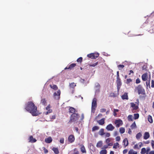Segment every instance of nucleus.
Instances as JSON below:
<instances>
[{
    "instance_id": "nucleus-31",
    "label": "nucleus",
    "mask_w": 154,
    "mask_h": 154,
    "mask_svg": "<svg viewBox=\"0 0 154 154\" xmlns=\"http://www.w3.org/2000/svg\"><path fill=\"white\" fill-rule=\"evenodd\" d=\"M148 121L150 123H152L153 122V120L152 117L151 116L149 115L148 117Z\"/></svg>"
},
{
    "instance_id": "nucleus-23",
    "label": "nucleus",
    "mask_w": 154,
    "mask_h": 154,
    "mask_svg": "<svg viewBox=\"0 0 154 154\" xmlns=\"http://www.w3.org/2000/svg\"><path fill=\"white\" fill-rule=\"evenodd\" d=\"M81 151L82 153H86V152L85 149L84 145H82L81 148Z\"/></svg>"
},
{
    "instance_id": "nucleus-25",
    "label": "nucleus",
    "mask_w": 154,
    "mask_h": 154,
    "mask_svg": "<svg viewBox=\"0 0 154 154\" xmlns=\"http://www.w3.org/2000/svg\"><path fill=\"white\" fill-rule=\"evenodd\" d=\"M76 86V84L74 82L71 83L69 84V86L71 88H74Z\"/></svg>"
},
{
    "instance_id": "nucleus-4",
    "label": "nucleus",
    "mask_w": 154,
    "mask_h": 154,
    "mask_svg": "<svg viewBox=\"0 0 154 154\" xmlns=\"http://www.w3.org/2000/svg\"><path fill=\"white\" fill-rule=\"evenodd\" d=\"M97 99L96 98H94L93 99L92 102V107H91V110L92 111L93 110L94 111L95 108H96L97 106Z\"/></svg>"
},
{
    "instance_id": "nucleus-45",
    "label": "nucleus",
    "mask_w": 154,
    "mask_h": 154,
    "mask_svg": "<svg viewBox=\"0 0 154 154\" xmlns=\"http://www.w3.org/2000/svg\"><path fill=\"white\" fill-rule=\"evenodd\" d=\"M108 146H109L108 144L107 145H104L103 146V147L101 148V149H107L108 147Z\"/></svg>"
},
{
    "instance_id": "nucleus-41",
    "label": "nucleus",
    "mask_w": 154,
    "mask_h": 154,
    "mask_svg": "<svg viewBox=\"0 0 154 154\" xmlns=\"http://www.w3.org/2000/svg\"><path fill=\"white\" fill-rule=\"evenodd\" d=\"M134 116L135 119H137L139 117V114L138 113L134 114Z\"/></svg>"
},
{
    "instance_id": "nucleus-62",
    "label": "nucleus",
    "mask_w": 154,
    "mask_h": 154,
    "mask_svg": "<svg viewBox=\"0 0 154 154\" xmlns=\"http://www.w3.org/2000/svg\"><path fill=\"white\" fill-rule=\"evenodd\" d=\"M128 151V150L127 149H125L123 150V152L124 154L126 153Z\"/></svg>"
},
{
    "instance_id": "nucleus-12",
    "label": "nucleus",
    "mask_w": 154,
    "mask_h": 154,
    "mask_svg": "<svg viewBox=\"0 0 154 154\" xmlns=\"http://www.w3.org/2000/svg\"><path fill=\"white\" fill-rule=\"evenodd\" d=\"M105 119L103 118L100 120H98L97 122L98 124L100 125H103L105 123Z\"/></svg>"
},
{
    "instance_id": "nucleus-1",
    "label": "nucleus",
    "mask_w": 154,
    "mask_h": 154,
    "mask_svg": "<svg viewBox=\"0 0 154 154\" xmlns=\"http://www.w3.org/2000/svg\"><path fill=\"white\" fill-rule=\"evenodd\" d=\"M25 108L27 111L31 113L33 116H36L39 114L37 110V107L32 101L29 102L27 103Z\"/></svg>"
},
{
    "instance_id": "nucleus-33",
    "label": "nucleus",
    "mask_w": 154,
    "mask_h": 154,
    "mask_svg": "<svg viewBox=\"0 0 154 154\" xmlns=\"http://www.w3.org/2000/svg\"><path fill=\"white\" fill-rule=\"evenodd\" d=\"M50 87L55 90H57L58 89V87L56 85H50Z\"/></svg>"
},
{
    "instance_id": "nucleus-5",
    "label": "nucleus",
    "mask_w": 154,
    "mask_h": 154,
    "mask_svg": "<svg viewBox=\"0 0 154 154\" xmlns=\"http://www.w3.org/2000/svg\"><path fill=\"white\" fill-rule=\"evenodd\" d=\"M99 54L98 53H91L88 54L87 55V56L92 59H95L98 57L99 56Z\"/></svg>"
},
{
    "instance_id": "nucleus-7",
    "label": "nucleus",
    "mask_w": 154,
    "mask_h": 154,
    "mask_svg": "<svg viewBox=\"0 0 154 154\" xmlns=\"http://www.w3.org/2000/svg\"><path fill=\"white\" fill-rule=\"evenodd\" d=\"M60 91L58 90L57 92H55L54 94V96L55 99H59L60 98Z\"/></svg>"
},
{
    "instance_id": "nucleus-29",
    "label": "nucleus",
    "mask_w": 154,
    "mask_h": 154,
    "mask_svg": "<svg viewBox=\"0 0 154 154\" xmlns=\"http://www.w3.org/2000/svg\"><path fill=\"white\" fill-rule=\"evenodd\" d=\"M125 131V128L123 127H121L119 128V132L121 134H123Z\"/></svg>"
},
{
    "instance_id": "nucleus-16",
    "label": "nucleus",
    "mask_w": 154,
    "mask_h": 154,
    "mask_svg": "<svg viewBox=\"0 0 154 154\" xmlns=\"http://www.w3.org/2000/svg\"><path fill=\"white\" fill-rule=\"evenodd\" d=\"M150 135L148 132H146L144 133L143 135V138L145 140H146L149 138Z\"/></svg>"
},
{
    "instance_id": "nucleus-3",
    "label": "nucleus",
    "mask_w": 154,
    "mask_h": 154,
    "mask_svg": "<svg viewBox=\"0 0 154 154\" xmlns=\"http://www.w3.org/2000/svg\"><path fill=\"white\" fill-rule=\"evenodd\" d=\"M79 117V115L78 113H73L70 117V119L69 121V123H71L72 122H75L78 120Z\"/></svg>"
},
{
    "instance_id": "nucleus-2",
    "label": "nucleus",
    "mask_w": 154,
    "mask_h": 154,
    "mask_svg": "<svg viewBox=\"0 0 154 154\" xmlns=\"http://www.w3.org/2000/svg\"><path fill=\"white\" fill-rule=\"evenodd\" d=\"M137 91V92L139 94H146L145 90L140 85H139L137 86L135 88V91Z\"/></svg>"
},
{
    "instance_id": "nucleus-6",
    "label": "nucleus",
    "mask_w": 154,
    "mask_h": 154,
    "mask_svg": "<svg viewBox=\"0 0 154 154\" xmlns=\"http://www.w3.org/2000/svg\"><path fill=\"white\" fill-rule=\"evenodd\" d=\"M114 124L117 128H119L122 125L123 123L121 120L119 119L116 120L114 122Z\"/></svg>"
},
{
    "instance_id": "nucleus-30",
    "label": "nucleus",
    "mask_w": 154,
    "mask_h": 154,
    "mask_svg": "<svg viewBox=\"0 0 154 154\" xmlns=\"http://www.w3.org/2000/svg\"><path fill=\"white\" fill-rule=\"evenodd\" d=\"M142 134L140 132H139L137 134L136 136V137L137 139L138 140L142 137Z\"/></svg>"
},
{
    "instance_id": "nucleus-55",
    "label": "nucleus",
    "mask_w": 154,
    "mask_h": 154,
    "mask_svg": "<svg viewBox=\"0 0 154 154\" xmlns=\"http://www.w3.org/2000/svg\"><path fill=\"white\" fill-rule=\"evenodd\" d=\"M150 79H149V81L148 82H146V83L147 86H149V88L150 87Z\"/></svg>"
},
{
    "instance_id": "nucleus-39",
    "label": "nucleus",
    "mask_w": 154,
    "mask_h": 154,
    "mask_svg": "<svg viewBox=\"0 0 154 154\" xmlns=\"http://www.w3.org/2000/svg\"><path fill=\"white\" fill-rule=\"evenodd\" d=\"M73 151L74 152L73 154H79V151L76 148H75L73 150Z\"/></svg>"
},
{
    "instance_id": "nucleus-50",
    "label": "nucleus",
    "mask_w": 154,
    "mask_h": 154,
    "mask_svg": "<svg viewBox=\"0 0 154 154\" xmlns=\"http://www.w3.org/2000/svg\"><path fill=\"white\" fill-rule=\"evenodd\" d=\"M134 149H140L138 144H137L134 145Z\"/></svg>"
},
{
    "instance_id": "nucleus-56",
    "label": "nucleus",
    "mask_w": 154,
    "mask_h": 154,
    "mask_svg": "<svg viewBox=\"0 0 154 154\" xmlns=\"http://www.w3.org/2000/svg\"><path fill=\"white\" fill-rule=\"evenodd\" d=\"M140 79L139 78H137L136 79V83L137 84H138L140 82Z\"/></svg>"
},
{
    "instance_id": "nucleus-10",
    "label": "nucleus",
    "mask_w": 154,
    "mask_h": 154,
    "mask_svg": "<svg viewBox=\"0 0 154 154\" xmlns=\"http://www.w3.org/2000/svg\"><path fill=\"white\" fill-rule=\"evenodd\" d=\"M76 66L75 63H72L69 65L67 66L65 69H69L70 70L73 69V68Z\"/></svg>"
},
{
    "instance_id": "nucleus-59",
    "label": "nucleus",
    "mask_w": 154,
    "mask_h": 154,
    "mask_svg": "<svg viewBox=\"0 0 154 154\" xmlns=\"http://www.w3.org/2000/svg\"><path fill=\"white\" fill-rule=\"evenodd\" d=\"M50 105L49 104L46 108V110H48L50 109Z\"/></svg>"
},
{
    "instance_id": "nucleus-54",
    "label": "nucleus",
    "mask_w": 154,
    "mask_h": 154,
    "mask_svg": "<svg viewBox=\"0 0 154 154\" xmlns=\"http://www.w3.org/2000/svg\"><path fill=\"white\" fill-rule=\"evenodd\" d=\"M116 141H119L120 140V137L119 136H117L116 138Z\"/></svg>"
},
{
    "instance_id": "nucleus-8",
    "label": "nucleus",
    "mask_w": 154,
    "mask_h": 154,
    "mask_svg": "<svg viewBox=\"0 0 154 154\" xmlns=\"http://www.w3.org/2000/svg\"><path fill=\"white\" fill-rule=\"evenodd\" d=\"M106 128L108 131H112L115 129V127L111 124H110L107 125Z\"/></svg>"
},
{
    "instance_id": "nucleus-13",
    "label": "nucleus",
    "mask_w": 154,
    "mask_h": 154,
    "mask_svg": "<svg viewBox=\"0 0 154 154\" xmlns=\"http://www.w3.org/2000/svg\"><path fill=\"white\" fill-rule=\"evenodd\" d=\"M148 78L147 74L146 73L143 74L142 75V79L143 81H145L147 80Z\"/></svg>"
},
{
    "instance_id": "nucleus-14",
    "label": "nucleus",
    "mask_w": 154,
    "mask_h": 154,
    "mask_svg": "<svg viewBox=\"0 0 154 154\" xmlns=\"http://www.w3.org/2000/svg\"><path fill=\"white\" fill-rule=\"evenodd\" d=\"M29 142L32 143H35L37 141L35 138H33L32 136H30L29 137Z\"/></svg>"
},
{
    "instance_id": "nucleus-44",
    "label": "nucleus",
    "mask_w": 154,
    "mask_h": 154,
    "mask_svg": "<svg viewBox=\"0 0 154 154\" xmlns=\"http://www.w3.org/2000/svg\"><path fill=\"white\" fill-rule=\"evenodd\" d=\"M132 81V80L130 79H127L126 82V83L127 84H128L130 82Z\"/></svg>"
},
{
    "instance_id": "nucleus-61",
    "label": "nucleus",
    "mask_w": 154,
    "mask_h": 154,
    "mask_svg": "<svg viewBox=\"0 0 154 154\" xmlns=\"http://www.w3.org/2000/svg\"><path fill=\"white\" fill-rule=\"evenodd\" d=\"M139 148H140L142 146L143 144L141 142H140L139 143Z\"/></svg>"
},
{
    "instance_id": "nucleus-64",
    "label": "nucleus",
    "mask_w": 154,
    "mask_h": 154,
    "mask_svg": "<svg viewBox=\"0 0 154 154\" xmlns=\"http://www.w3.org/2000/svg\"><path fill=\"white\" fill-rule=\"evenodd\" d=\"M149 154H154V151H150L149 152Z\"/></svg>"
},
{
    "instance_id": "nucleus-27",
    "label": "nucleus",
    "mask_w": 154,
    "mask_h": 154,
    "mask_svg": "<svg viewBox=\"0 0 154 154\" xmlns=\"http://www.w3.org/2000/svg\"><path fill=\"white\" fill-rule=\"evenodd\" d=\"M99 129V127L97 126H95L93 127L92 129V131H94Z\"/></svg>"
},
{
    "instance_id": "nucleus-26",
    "label": "nucleus",
    "mask_w": 154,
    "mask_h": 154,
    "mask_svg": "<svg viewBox=\"0 0 154 154\" xmlns=\"http://www.w3.org/2000/svg\"><path fill=\"white\" fill-rule=\"evenodd\" d=\"M52 150L56 154H58L59 153V150L57 148L53 147Z\"/></svg>"
},
{
    "instance_id": "nucleus-51",
    "label": "nucleus",
    "mask_w": 154,
    "mask_h": 154,
    "mask_svg": "<svg viewBox=\"0 0 154 154\" xmlns=\"http://www.w3.org/2000/svg\"><path fill=\"white\" fill-rule=\"evenodd\" d=\"M106 109L104 108H102L100 109V111L101 112H104L106 111Z\"/></svg>"
},
{
    "instance_id": "nucleus-43",
    "label": "nucleus",
    "mask_w": 154,
    "mask_h": 154,
    "mask_svg": "<svg viewBox=\"0 0 154 154\" xmlns=\"http://www.w3.org/2000/svg\"><path fill=\"white\" fill-rule=\"evenodd\" d=\"M82 57H80L78 58L77 60V61L78 62L81 63L82 61Z\"/></svg>"
},
{
    "instance_id": "nucleus-63",
    "label": "nucleus",
    "mask_w": 154,
    "mask_h": 154,
    "mask_svg": "<svg viewBox=\"0 0 154 154\" xmlns=\"http://www.w3.org/2000/svg\"><path fill=\"white\" fill-rule=\"evenodd\" d=\"M108 145V146H112L113 145V144L112 143H108L107 144Z\"/></svg>"
},
{
    "instance_id": "nucleus-47",
    "label": "nucleus",
    "mask_w": 154,
    "mask_h": 154,
    "mask_svg": "<svg viewBox=\"0 0 154 154\" xmlns=\"http://www.w3.org/2000/svg\"><path fill=\"white\" fill-rule=\"evenodd\" d=\"M60 142L62 143L63 144L64 143V139L63 138H60Z\"/></svg>"
},
{
    "instance_id": "nucleus-60",
    "label": "nucleus",
    "mask_w": 154,
    "mask_h": 154,
    "mask_svg": "<svg viewBox=\"0 0 154 154\" xmlns=\"http://www.w3.org/2000/svg\"><path fill=\"white\" fill-rule=\"evenodd\" d=\"M128 133L130 134H131L132 133V131L130 128H129L128 130Z\"/></svg>"
},
{
    "instance_id": "nucleus-46",
    "label": "nucleus",
    "mask_w": 154,
    "mask_h": 154,
    "mask_svg": "<svg viewBox=\"0 0 154 154\" xmlns=\"http://www.w3.org/2000/svg\"><path fill=\"white\" fill-rule=\"evenodd\" d=\"M98 63V62H96V63H94L92 64H89V65L90 66L94 67V66H96L97 64Z\"/></svg>"
},
{
    "instance_id": "nucleus-37",
    "label": "nucleus",
    "mask_w": 154,
    "mask_h": 154,
    "mask_svg": "<svg viewBox=\"0 0 154 154\" xmlns=\"http://www.w3.org/2000/svg\"><path fill=\"white\" fill-rule=\"evenodd\" d=\"M128 121H133L132 116L131 115H129L128 117Z\"/></svg>"
},
{
    "instance_id": "nucleus-49",
    "label": "nucleus",
    "mask_w": 154,
    "mask_h": 154,
    "mask_svg": "<svg viewBox=\"0 0 154 154\" xmlns=\"http://www.w3.org/2000/svg\"><path fill=\"white\" fill-rule=\"evenodd\" d=\"M134 153V150L132 149L129 151L128 154H133Z\"/></svg>"
},
{
    "instance_id": "nucleus-28",
    "label": "nucleus",
    "mask_w": 154,
    "mask_h": 154,
    "mask_svg": "<svg viewBox=\"0 0 154 154\" xmlns=\"http://www.w3.org/2000/svg\"><path fill=\"white\" fill-rule=\"evenodd\" d=\"M101 150L100 152V154H107V151L105 149H103Z\"/></svg>"
},
{
    "instance_id": "nucleus-17",
    "label": "nucleus",
    "mask_w": 154,
    "mask_h": 154,
    "mask_svg": "<svg viewBox=\"0 0 154 154\" xmlns=\"http://www.w3.org/2000/svg\"><path fill=\"white\" fill-rule=\"evenodd\" d=\"M105 133L104 130L103 128L100 129L98 132L99 134L101 136H102L104 135L105 134Z\"/></svg>"
},
{
    "instance_id": "nucleus-15",
    "label": "nucleus",
    "mask_w": 154,
    "mask_h": 154,
    "mask_svg": "<svg viewBox=\"0 0 154 154\" xmlns=\"http://www.w3.org/2000/svg\"><path fill=\"white\" fill-rule=\"evenodd\" d=\"M116 83L118 88L121 86L122 85V82L120 78H117Z\"/></svg>"
},
{
    "instance_id": "nucleus-57",
    "label": "nucleus",
    "mask_w": 154,
    "mask_h": 154,
    "mask_svg": "<svg viewBox=\"0 0 154 154\" xmlns=\"http://www.w3.org/2000/svg\"><path fill=\"white\" fill-rule=\"evenodd\" d=\"M151 145L153 149H154V141L152 140L151 142Z\"/></svg>"
},
{
    "instance_id": "nucleus-21",
    "label": "nucleus",
    "mask_w": 154,
    "mask_h": 154,
    "mask_svg": "<svg viewBox=\"0 0 154 154\" xmlns=\"http://www.w3.org/2000/svg\"><path fill=\"white\" fill-rule=\"evenodd\" d=\"M52 140V139L51 137H49L45 139V142L47 143H51Z\"/></svg>"
},
{
    "instance_id": "nucleus-11",
    "label": "nucleus",
    "mask_w": 154,
    "mask_h": 154,
    "mask_svg": "<svg viewBox=\"0 0 154 154\" xmlns=\"http://www.w3.org/2000/svg\"><path fill=\"white\" fill-rule=\"evenodd\" d=\"M123 143L125 147L128 145V142L127 138H126L124 139L123 141Z\"/></svg>"
},
{
    "instance_id": "nucleus-52",
    "label": "nucleus",
    "mask_w": 154,
    "mask_h": 154,
    "mask_svg": "<svg viewBox=\"0 0 154 154\" xmlns=\"http://www.w3.org/2000/svg\"><path fill=\"white\" fill-rule=\"evenodd\" d=\"M151 87L152 88H154V80H152Z\"/></svg>"
},
{
    "instance_id": "nucleus-48",
    "label": "nucleus",
    "mask_w": 154,
    "mask_h": 154,
    "mask_svg": "<svg viewBox=\"0 0 154 154\" xmlns=\"http://www.w3.org/2000/svg\"><path fill=\"white\" fill-rule=\"evenodd\" d=\"M52 112V109H49L48 110V111L46 112H45V114L47 115L49 113L51 112Z\"/></svg>"
},
{
    "instance_id": "nucleus-18",
    "label": "nucleus",
    "mask_w": 154,
    "mask_h": 154,
    "mask_svg": "<svg viewBox=\"0 0 154 154\" xmlns=\"http://www.w3.org/2000/svg\"><path fill=\"white\" fill-rule=\"evenodd\" d=\"M131 107L133 108V109L136 110L138 108V106H136L135 104L134 103H131Z\"/></svg>"
},
{
    "instance_id": "nucleus-20",
    "label": "nucleus",
    "mask_w": 154,
    "mask_h": 154,
    "mask_svg": "<svg viewBox=\"0 0 154 154\" xmlns=\"http://www.w3.org/2000/svg\"><path fill=\"white\" fill-rule=\"evenodd\" d=\"M103 144V141L101 140H100L97 143L96 146L98 148H101L102 147Z\"/></svg>"
},
{
    "instance_id": "nucleus-42",
    "label": "nucleus",
    "mask_w": 154,
    "mask_h": 154,
    "mask_svg": "<svg viewBox=\"0 0 154 154\" xmlns=\"http://www.w3.org/2000/svg\"><path fill=\"white\" fill-rule=\"evenodd\" d=\"M104 135L105 137H108L110 136V134L109 133L106 132L105 133Z\"/></svg>"
},
{
    "instance_id": "nucleus-22",
    "label": "nucleus",
    "mask_w": 154,
    "mask_h": 154,
    "mask_svg": "<svg viewBox=\"0 0 154 154\" xmlns=\"http://www.w3.org/2000/svg\"><path fill=\"white\" fill-rule=\"evenodd\" d=\"M69 112L73 113H75V109L73 107H70L69 109Z\"/></svg>"
},
{
    "instance_id": "nucleus-35",
    "label": "nucleus",
    "mask_w": 154,
    "mask_h": 154,
    "mask_svg": "<svg viewBox=\"0 0 154 154\" xmlns=\"http://www.w3.org/2000/svg\"><path fill=\"white\" fill-rule=\"evenodd\" d=\"M112 139V138H108L106 139L105 140L106 143L107 144L108 143H109L110 142Z\"/></svg>"
},
{
    "instance_id": "nucleus-24",
    "label": "nucleus",
    "mask_w": 154,
    "mask_h": 154,
    "mask_svg": "<svg viewBox=\"0 0 154 154\" xmlns=\"http://www.w3.org/2000/svg\"><path fill=\"white\" fill-rule=\"evenodd\" d=\"M41 103L44 105H46L47 102L46 100L45 99H42L41 100Z\"/></svg>"
},
{
    "instance_id": "nucleus-9",
    "label": "nucleus",
    "mask_w": 154,
    "mask_h": 154,
    "mask_svg": "<svg viewBox=\"0 0 154 154\" xmlns=\"http://www.w3.org/2000/svg\"><path fill=\"white\" fill-rule=\"evenodd\" d=\"M75 139L74 136L72 134L69 135L68 137V140L70 143L73 142L74 141Z\"/></svg>"
},
{
    "instance_id": "nucleus-58",
    "label": "nucleus",
    "mask_w": 154,
    "mask_h": 154,
    "mask_svg": "<svg viewBox=\"0 0 154 154\" xmlns=\"http://www.w3.org/2000/svg\"><path fill=\"white\" fill-rule=\"evenodd\" d=\"M44 153H47L48 152V150L47 149H46L45 148V147L44 148Z\"/></svg>"
},
{
    "instance_id": "nucleus-38",
    "label": "nucleus",
    "mask_w": 154,
    "mask_h": 154,
    "mask_svg": "<svg viewBox=\"0 0 154 154\" xmlns=\"http://www.w3.org/2000/svg\"><path fill=\"white\" fill-rule=\"evenodd\" d=\"M119 111V109H114L113 114L115 116H116L117 115V113H116V112H118Z\"/></svg>"
},
{
    "instance_id": "nucleus-53",
    "label": "nucleus",
    "mask_w": 154,
    "mask_h": 154,
    "mask_svg": "<svg viewBox=\"0 0 154 154\" xmlns=\"http://www.w3.org/2000/svg\"><path fill=\"white\" fill-rule=\"evenodd\" d=\"M51 119L54 120L56 118V115H54L51 116L50 117Z\"/></svg>"
},
{
    "instance_id": "nucleus-34",
    "label": "nucleus",
    "mask_w": 154,
    "mask_h": 154,
    "mask_svg": "<svg viewBox=\"0 0 154 154\" xmlns=\"http://www.w3.org/2000/svg\"><path fill=\"white\" fill-rule=\"evenodd\" d=\"M146 152V149L145 148H143L141 149L140 153L141 154H145Z\"/></svg>"
},
{
    "instance_id": "nucleus-36",
    "label": "nucleus",
    "mask_w": 154,
    "mask_h": 154,
    "mask_svg": "<svg viewBox=\"0 0 154 154\" xmlns=\"http://www.w3.org/2000/svg\"><path fill=\"white\" fill-rule=\"evenodd\" d=\"M131 127L132 129H133L136 127V125L135 122H133L132 123V124L131 125Z\"/></svg>"
},
{
    "instance_id": "nucleus-19",
    "label": "nucleus",
    "mask_w": 154,
    "mask_h": 154,
    "mask_svg": "<svg viewBox=\"0 0 154 154\" xmlns=\"http://www.w3.org/2000/svg\"><path fill=\"white\" fill-rule=\"evenodd\" d=\"M121 98L123 100H128V93H125L123 95L121 96Z\"/></svg>"
},
{
    "instance_id": "nucleus-40",
    "label": "nucleus",
    "mask_w": 154,
    "mask_h": 154,
    "mask_svg": "<svg viewBox=\"0 0 154 154\" xmlns=\"http://www.w3.org/2000/svg\"><path fill=\"white\" fill-rule=\"evenodd\" d=\"M118 67L119 70H121L122 69H123L124 67V66L123 65H119L118 66Z\"/></svg>"
},
{
    "instance_id": "nucleus-32",
    "label": "nucleus",
    "mask_w": 154,
    "mask_h": 154,
    "mask_svg": "<svg viewBox=\"0 0 154 154\" xmlns=\"http://www.w3.org/2000/svg\"><path fill=\"white\" fill-rule=\"evenodd\" d=\"M119 147V144L118 143H115L113 146V148L114 149H117Z\"/></svg>"
}]
</instances>
